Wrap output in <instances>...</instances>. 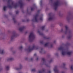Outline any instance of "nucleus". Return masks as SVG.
Here are the masks:
<instances>
[{
	"label": "nucleus",
	"instance_id": "obj_1",
	"mask_svg": "<svg viewBox=\"0 0 73 73\" xmlns=\"http://www.w3.org/2000/svg\"><path fill=\"white\" fill-rule=\"evenodd\" d=\"M11 1V0H9L8 1V4L7 6L9 8H12V7L16 8L18 6H20L21 8H23L24 4L22 1H19L18 3H15L14 2H12L11 5L10 4Z\"/></svg>",
	"mask_w": 73,
	"mask_h": 73
},
{
	"label": "nucleus",
	"instance_id": "obj_2",
	"mask_svg": "<svg viewBox=\"0 0 73 73\" xmlns=\"http://www.w3.org/2000/svg\"><path fill=\"white\" fill-rule=\"evenodd\" d=\"M60 32L62 33H64L65 34H67L68 33L69 35L67 37L68 39H70L71 37H72L73 34H72V31L71 30L69 29V26L67 25L65 26V30L64 31L63 29H62L60 31Z\"/></svg>",
	"mask_w": 73,
	"mask_h": 73
},
{
	"label": "nucleus",
	"instance_id": "obj_3",
	"mask_svg": "<svg viewBox=\"0 0 73 73\" xmlns=\"http://www.w3.org/2000/svg\"><path fill=\"white\" fill-rule=\"evenodd\" d=\"M54 2V1L53 0H50V3L51 4H53L54 9L55 11H56L57 9V7L60 5V2L59 0H56L54 3H53Z\"/></svg>",
	"mask_w": 73,
	"mask_h": 73
},
{
	"label": "nucleus",
	"instance_id": "obj_4",
	"mask_svg": "<svg viewBox=\"0 0 73 73\" xmlns=\"http://www.w3.org/2000/svg\"><path fill=\"white\" fill-rule=\"evenodd\" d=\"M58 50H62L61 54L62 56H65L66 55L67 50L66 49V47L64 46H60L58 48Z\"/></svg>",
	"mask_w": 73,
	"mask_h": 73
},
{
	"label": "nucleus",
	"instance_id": "obj_5",
	"mask_svg": "<svg viewBox=\"0 0 73 73\" xmlns=\"http://www.w3.org/2000/svg\"><path fill=\"white\" fill-rule=\"evenodd\" d=\"M40 47L38 46H36L35 44H33L32 47H29L28 49H25V50L27 52H31L33 50H38L39 49Z\"/></svg>",
	"mask_w": 73,
	"mask_h": 73
},
{
	"label": "nucleus",
	"instance_id": "obj_6",
	"mask_svg": "<svg viewBox=\"0 0 73 73\" xmlns=\"http://www.w3.org/2000/svg\"><path fill=\"white\" fill-rule=\"evenodd\" d=\"M35 38V35L34 34V33L33 32L30 33L29 36V41L32 42L34 40Z\"/></svg>",
	"mask_w": 73,
	"mask_h": 73
},
{
	"label": "nucleus",
	"instance_id": "obj_7",
	"mask_svg": "<svg viewBox=\"0 0 73 73\" xmlns=\"http://www.w3.org/2000/svg\"><path fill=\"white\" fill-rule=\"evenodd\" d=\"M40 11V10L38 11V13L35 15L34 16V17L32 20V21L33 22H38V20L37 19V17L38 16V13Z\"/></svg>",
	"mask_w": 73,
	"mask_h": 73
},
{
	"label": "nucleus",
	"instance_id": "obj_8",
	"mask_svg": "<svg viewBox=\"0 0 73 73\" xmlns=\"http://www.w3.org/2000/svg\"><path fill=\"white\" fill-rule=\"evenodd\" d=\"M44 47H48V48H53V45L52 43L49 42L46 43L44 45Z\"/></svg>",
	"mask_w": 73,
	"mask_h": 73
},
{
	"label": "nucleus",
	"instance_id": "obj_9",
	"mask_svg": "<svg viewBox=\"0 0 73 73\" xmlns=\"http://www.w3.org/2000/svg\"><path fill=\"white\" fill-rule=\"evenodd\" d=\"M49 16L48 19V21H50L52 20H53L55 19L54 16L53 15L52 13L49 14Z\"/></svg>",
	"mask_w": 73,
	"mask_h": 73
},
{
	"label": "nucleus",
	"instance_id": "obj_10",
	"mask_svg": "<svg viewBox=\"0 0 73 73\" xmlns=\"http://www.w3.org/2000/svg\"><path fill=\"white\" fill-rule=\"evenodd\" d=\"M42 62H43V64L45 65L47 67H50V66L48 64L47 62L45 60V59L44 58H42Z\"/></svg>",
	"mask_w": 73,
	"mask_h": 73
},
{
	"label": "nucleus",
	"instance_id": "obj_11",
	"mask_svg": "<svg viewBox=\"0 0 73 73\" xmlns=\"http://www.w3.org/2000/svg\"><path fill=\"white\" fill-rule=\"evenodd\" d=\"M38 32L39 33V35H40V36H43L44 38L45 39V40L47 39H49V38H50V37H47V36H45V35L43 34V33H40V31H38Z\"/></svg>",
	"mask_w": 73,
	"mask_h": 73
},
{
	"label": "nucleus",
	"instance_id": "obj_12",
	"mask_svg": "<svg viewBox=\"0 0 73 73\" xmlns=\"http://www.w3.org/2000/svg\"><path fill=\"white\" fill-rule=\"evenodd\" d=\"M17 34L15 32H14L13 33L12 36L11 37V40H13L14 38V37H16L17 36Z\"/></svg>",
	"mask_w": 73,
	"mask_h": 73
},
{
	"label": "nucleus",
	"instance_id": "obj_13",
	"mask_svg": "<svg viewBox=\"0 0 73 73\" xmlns=\"http://www.w3.org/2000/svg\"><path fill=\"white\" fill-rule=\"evenodd\" d=\"M26 28V27L25 26H22L21 27L19 28V30L20 32H22L24 29Z\"/></svg>",
	"mask_w": 73,
	"mask_h": 73
},
{
	"label": "nucleus",
	"instance_id": "obj_14",
	"mask_svg": "<svg viewBox=\"0 0 73 73\" xmlns=\"http://www.w3.org/2000/svg\"><path fill=\"white\" fill-rule=\"evenodd\" d=\"M54 70L55 72V73H59L58 70L57 69V67L56 66L54 69Z\"/></svg>",
	"mask_w": 73,
	"mask_h": 73
},
{
	"label": "nucleus",
	"instance_id": "obj_15",
	"mask_svg": "<svg viewBox=\"0 0 73 73\" xmlns=\"http://www.w3.org/2000/svg\"><path fill=\"white\" fill-rule=\"evenodd\" d=\"M23 68V66H22V65L21 64H19V68H18L17 67H16L15 68V69L16 70H20V69H21Z\"/></svg>",
	"mask_w": 73,
	"mask_h": 73
},
{
	"label": "nucleus",
	"instance_id": "obj_16",
	"mask_svg": "<svg viewBox=\"0 0 73 73\" xmlns=\"http://www.w3.org/2000/svg\"><path fill=\"white\" fill-rule=\"evenodd\" d=\"M13 60H14V58L12 57H11L8 58L6 59V60L7 61H13Z\"/></svg>",
	"mask_w": 73,
	"mask_h": 73
},
{
	"label": "nucleus",
	"instance_id": "obj_17",
	"mask_svg": "<svg viewBox=\"0 0 73 73\" xmlns=\"http://www.w3.org/2000/svg\"><path fill=\"white\" fill-rule=\"evenodd\" d=\"M5 53V51L3 50H2L0 48V54H4Z\"/></svg>",
	"mask_w": 73,
	"mask_h": 73
},
{
	"label": "nucleus",
	"instance_id": "obj_18",
	"mask_svg": "<svg viewBox=\"0 0 73 73\" xmlns=\"http://www.w3.org/2000/svg\"><path fill=\"white\" fill-rule=\"evenodd\" d=\"M72 51H69L68 52V51L67 50V53L66 54L68 56H71L72 55Z\"/></svg>",
	"mask_w": 73,
	"mask_h": 73
},
{
	"label": "nucleus",
	"instance_id": "obj_19",
	"mask_svg": "<svg viewBox=\"0 0 73 73\" xmlns=\"http://www.w3.org/2000/svg\"><path fill=\"white\" fill-rule=\"evenodd\" d=\"M9 66H5V70H7V71L9 70Z\"/></svg>",
	"mask_w": 73,
	"mask_h": 73
},
{
	"label": "nucleus",
	"instance_id": "obj_20",
	"mask_svg": "<svg viewBox=\"0 0 73 73\" xmlns=\"http://www.w3.org/2000/svg\"><path fill=\"white\" fill-rule=\"evenodd\" d=\"M36 8V6L35 5L33 7H32L31 8V11H34L35 9Z\"/></svg>",
	"mask_w": 73,
	"mask_h": 73
},
{
	"label": "nucleus",
	"instance_id": "obj_21",
	"mask_svg": "<svg viewBox=\"0 0 73 73\" xmlns=\"http://www.w3.org/2000/svg\"><path fill=\"white\" fill-rule=\"evenodd\" d=\"M45 70L44 68L42 69V71H39V73H42V72H45Z\"/></svg>",
	"mask_w": 73,
	"mask_h": 73
},
{
	"label": "nucleus",
	"instance_id": "obj_22",
	"mask_svg": "<svg viewBox=\"0 0 73 73\" xmlns=\"http://www.w3.org/2000/svg\"><path fill=\"white\" fill-rule=\"evenodd\" d=\"M13 19L14 21V23L15 24V23H16V22H17V21H16V19H15V18L13 17Z\"/></svg>",
	"mask_w": 73,
	"mask_h": 73
},
{
	"label": "nucleus",
	"instance_id": "obj_23",
	"mask_svg": "<svg viewBox=\"0 0 73 73\" xmlns=\"http://www.w3.org/2000/svg\"><path fill=\"white\" fill-rule=\"evenodd\" d=\"M7 8V6H5L3 7V10L4 11H6V8Z\"/></svg>",
	"mask_w": 73,
	"mask_h": 73
},
{
	"label": "nucleus",
	"instance_id": "obj_24",
	"mask_svg": "<svg viewBox=\"0 0 73 73\" xmlns=\"http://www.w3.org/2000/svg\"><path fill=\"white\" fill-rule=\"evenodd\" d=\"M41 29L42 31H44V29H45V26H42L41 27Z\"/></svg>",
	"mask_w": 73,
	"mask_h": 73
},
{
	"label": "nucleus",
	"instance_id": "obj_25",
	"mask_svg": "<svg viewBox=\"0 0 73 73\" xmlns=\"http://www.w3.org/2000/svg\"><path fill=\"white\" fill-rule=\"evenodd\" d=\"M40 42L41 44H44V42L42 40L40 41Z\"/></svg>",
	"mask_w": 73,
	"mask_h": 73
},
{
	"label": "nucleus",
	"instance_id": "obj_26",
	"mask_svg": "<svg viewBox=\"0 0 73 73\" xmlns=\"http://www.w3.org/2000/svg\"><path fill=\"white\" fill-rule=\"evenodd\" d=\"M23 49V46H20L19 47V49L20 50H22Z\"/></svg>",
	"mask_w": 73,
	"mask_h": 73
},
{
	"label": "nucleus",
	"instance_id": "obj_27",
	"mask_svg": "<svg viewBox=\"0 0 73 73\" xmlns=\"http://www.w3.org/2000/svg\"><path fill=\"white\" fill-rule=\"evenodd\" d=\"M3 37V35L1 34H0V40H1L2 38Z\"/></svg>",
	"mask_w": 73,
	"mask_h": 73
},
{
	"label": "nucleus",
	"instance_id": "obj_28",
	"mask_svg": "<svg viewBox=\"0 0 73 73\" xmlns=\"http://www.w3.org/2000/svg\"><path fill=\"white\" fill-rule=\"evenodd\" d=\"M40 5L41 7L42 6V0H41L40 1Z\"/></svg>",
	"mask_w": 73,
	"mask_h": 73
},
{
	"label": "nucleus",
	"instance_id": "obj_29",
	"mask_svg": "<svg viewBox=\"0 0 73 73\" xmlns=\"http://www.w3.org/2000/svg\"><path fill=\"white\" fill-rule=\"evenodd\" d=\"M3 70V68L2 66H1V67H0V72L2 71Z\"/></svg>",
	"mask_w": 73,
	"mask_h": 73
},
{
	"label": "nucleus",
	"instance_id": "obj_30",
	"mask_svg": "<svg viewBox=\"0 0 73 73\" xmlns=\"http://www.w3.org/2000/svg\"><path fill=\"white\" fill-rule=\"evenodd\" d=\"M66 19L67 20H70V17L69 16L67 17Z\"/></svg>",
	"mask_w": 73,
	"mask_h": 73
},
{
	"label": "nucleus",
	"instance_id": "obj_31",
	"mask_svg": "<svg viewBox=\"0 0 73 73\" xmlns=\"http://www.w3.org/2000/svg\"><path fill=\"white\" fill-rule=\"evenodd\" d=\"M70 69L72 70V71H73V66H71Z\"/></svg>",
	"mask_w": 73,
	"mask_h": 73
},
{
	"label": "nucleus",
	"instance_id": "obj_32",
	"mask_svg": "<svg viewBox=\"0 0 73 73\" xmlns=\"http://www.w3.org/2000/svg\"><path fill=\"white\" fill-rule=\"evenodd\" d=\"M32 71L33 72H35V71H36V69H33L32 70Z\"/></svg>",
	"mask_w": 73,
	"mask_h": 73
},
{
	"label": "nucleus",
	"instance_id": "obj_33",
	"mask_svg": "<svg viewBox=\"0 0 73 73\" xmlns=\"http://www.w3.org/2000/svg\"><path fill=\"white\" fill-rule=\"evenodd\" d=\"M70 45V44L68 42L66 43V45Z\"/></svg>",
	"mask_w": 73,
	"mask_h": 73
},
{
	"label": "nucleus",
	"instance_id": "obj_34",
	"mask_svg": "<svg viewBox=\"0 0 73 73\" xmlns=\"http://www.w3.org/2000/svg\"><path fill=\"white\" fill-rule=\"evenodd\" d=\"M40 20H42V17H41L40 18Z\"/></svg>",
	"mask_w": 73,
	"mask_h": 73
},
{
	"label": "nucleus",
	"instance_id": "obj_35",
	"mask_svg": "<svg viewBox=\"0 0 73 73\" xmlns=\"http://www.w3.org/2000/svg\"><path fill=\"white\" fill-rule=\"evenodd\" d=\"M19 13V11H16V14L17 15Z\"/></svg>",
	"mask_w": 73,
	"mask_h": 73
},
{
	"label": "nucleus",
	"instance_id": "obj_36",
	"mask_svg": "<svg viewBox=\"0 0 73 73\" xmlns=\"http://www.w3.org/2000/svg\"><path fill=\"white\" fill-rule=\"evenodd\" d=\"M43 49H42V48L41 49V51L40 52V53H42V52Z\"/></svg>",
	"mask_w": 73,
	"mask_h": 73
},
{
	"label": "nucleus",
	"instance_id": "obj_37",
	"mask_svg": "<svg viewBox=\"0 0 73 73\" xmlns=\"http://www.w3.org/2000/svg\"><path fill=\"white\" fill-rule=\"evenodd\" d=\"M66 64H65V63L63 64V65L64 66H66Z\"/></svg>",
	"mask_w": 73,
	"mask_h": 73
},
{
	"label": "nucleus",
	"instance_id": "obj_38",
	"mask_svg": "<svg viewBox=\"0 0 73 73\" xmlns=\"http://www.w3.org/2000/svg\"><path fill=\"white\" fill-rule=\"evenodd\" d=\"M62 38H64V37H65V35H62Z\"/></svg>",
	"mask_w": 73,
	"mask_h": 73
},
{
	"label": "nucleus",
	"instance_id": "obj_39",
	"mask_svg": "<svg viewBox=\"0 0 73 73\" xmlns=\"http://www.w3.org/2000/svg\"><path fill=\"white\" fill-rule=\"evenodd\" d=\"M56 56H58V53H56L55 54Z\"/></svg>",
	"mask_w": 73,
	"mask_h": 73
},
{
	"label": "nucleus",
	"instance_id": "obj_40",
	"mask_svg": "<svg viewBox=\"0 0 73 73\" xmlns=\"http://www.w3.org/2000/svg\"><path fill=\"white\" fill-rule=\"evenodd\" d=\"M62 25H63L62 23H60V26H61Z\"/></svg>",
	"mask_w": 73,
	"mask_h": 73
},
{
	"label": "nucleus",
	"instance_id": "obj_41",
	"mask_svg": "<svg viewBox=\"0 0 73 73\" xmlns=\"http://www.w3.org/2000/svg\"><path fill=\"white\" fill-rule=\"evenodd\" d=\"M27 22H29V21L30 20H29V19H27Z\"/></svg>",
	"mask_w": 73,
	"mask_h": 73
},
{
	"label": "nucleus",
	"instance_id": "obj_42",
	"mask_svg": "<svg viewBox=\"0 0 73 73\" xmlns=\"http://www.w3.org/2000/svg\"><path fill=\"white\" fill-rule=\"evenodd\" d=\"M26 60H28V58H25Z\"/></svg>",
	"mask_w": 73,
	"mask_h": 73
},
{
	"label": "nucleus",
	"instance_id": "obj_43",
	"mask_svg": "<svg viewBox=\"0 0 73 73\" xmlns=\"http://www.w3.org/2000/svg\"><path fill=\"white\" fill-rule=\"evenodd\" d=\"M31 61H33V58H31Z\"/></svg>",
	"mask_w": 73,
	"mask_h": 73
},
{
	"label": "nucleus",
	"instance_id": "obj_44",
	"mask_svg": "<svg viewBox=\"0 0 73 73\" xmlns=\"http://www.w3.org/2000/svg\"><path fill=\"white\" fill-rule=\"evenodd\" d=\"M22 22H25V20H24V19H22Z\"/></svg>",
	"mask_w": 73,
	"mask_h": 73
},
{
	"label": "nucleus",
	"instance_id": "obj_45",
	"mask_svg": "<svg viewBox=\"0 0 73 73\" xmlns=\"http://www.w3.org/2000/svg\"><path fill=\"white\" fill-rule=\"evenodd\" d=\"M52 61V60H51L50 61H49V63H50Z\"/></svg>",
	"mask_w": 73,
	"mask_h": 73
},
{
	"label": "nucleus",
	"instance_id": "obj_46",
	"mask_svg": "<svg viewBox=\"0 0 73 73\" xmlns=\"http://www.w3.org/2000/svg\"><path fill=\"white\" fill-rule=\"evenodd\" d=\"M34 56H37V54H34Z\"/></svg>",
	"mask_w": 73,
	"mask_h": 73
},
{
	"label": "nucleus",
	"instance_id": "obj_47",
	"mask_svg": "<svg viewBox=\"0 0 73 73\" xmlns=\"http://www.w3.org/2000/svg\"><path fill=\"white\" fill-rule=\"evenodd\" d=\"M29 11V10H27V13H29H29H28V11Z\"/></svg>",
	"mask_w": 73,
	"mask_h": 73
},
{
	"label": "nucleus",
	"instance_id": "obj_48",
	"mask_svg": "<svg viewBox=\"0 0 73 73\" xmlns=\"http://www.w3.org/2000/svg\"><path fill=\"white\" fill-rule=\"evenodd\" d=\"M56 42V40H54V43H55V44Z\"/></svg>",
	"mask_w": 73,
	"mask_h": 73
},
{
	"label": "nucleus",
	"instance_id": "obj_49",
	"mask_svg": "<svg viewBox=\"0 0 73 73\" xmlns=\"http://www.w3.org/2000/svg\"><path fill=\"white\" fill-rule=\"evenodd\" d=\"M51 72H50V71H49L48 72V73H50Z\"/></svg>",
	"mask_w": 73,
	"mask_h": 73
},
{
	"label": "nucleus",
	"instance_id": "obj_50",
	"mask_svg": "<svg viewBox=\"0 0 73 73\" xmlns=\"http://www.w3.org/2000/svg\"><path fill=\"white\" fill-rule=\"evenodd\" d=\"M38 58H37L36 59V60L37 61H38Z\"/></svg>",
	"mask_w": 73,
	"mask_h": 73
},
{
	"label": "nucleus",
	"instance_id": "obj_51",
	"mask_svg": "<svg viewBox=\"0 0 73 73\" xmlns=\"http://www.w3.org/2000/svg\"><path fill=\"white\" fill-rule=\"evenodd\" d=\"M62 73H65V72H64V71H62Z\"/></svg>",
	"mask_w": 73,
	"mask_h": 73
},
{
	"label": "nucleus",
	"instance_id": "obj_52",
	"mask_svg": "<svg viewBox=\"0 0 73 73\" xmlns=\"http://www.w3.org/2000/svg\"><path fill=\"white\" fill-rule=\"evenodd\" d=\"M1 58L0 57V61H1Z\"/></svg>",
	"mask_w": 73,
	"mask_h": 73
},
{
	"label": "nucleus",
	"instance_id": "obj_53",
	"mask_svg": "<svg viewBox=\"0 0 73 73\" xmlns=\"http://www.w3.org/2000/svg\"><path fill=\"white\" fill-rule=\"evenodd\" d=\"M22 12L23 13H24V12L23 11H22Z\"/></svg>",
	"mask_w": 73,
	"mask_h": 73
},
{
	"label": "nucleus",
	"instance_id": "obj_54",
	"mask_svg": "<svg viewBox=\"0 0 73 73\" xmlns=\"http://www.w3.org/2000/svg\"><path fill=\"white\" fill-rule=\"evenodd\" d=\"M9 14L10 15H11V14H10V13H9Z\"/></svg>",
	"mask_w": 73,
	"mask_h": 73
},
{
	"label": "nucleus",
	"instance_id": "obj_55",
	"mask_svg": "<svg viewBox=\"0 0 73 73\" xmlns=\"http://www.w3.org/2000/svg\"><path fill=\"white\" fill-rule=\"evenodd\" d=\"M28 0V1H29V0Z\"/></svg>",
	"mask_w": 73,
	"mask_h": 73
}]
</instances>
